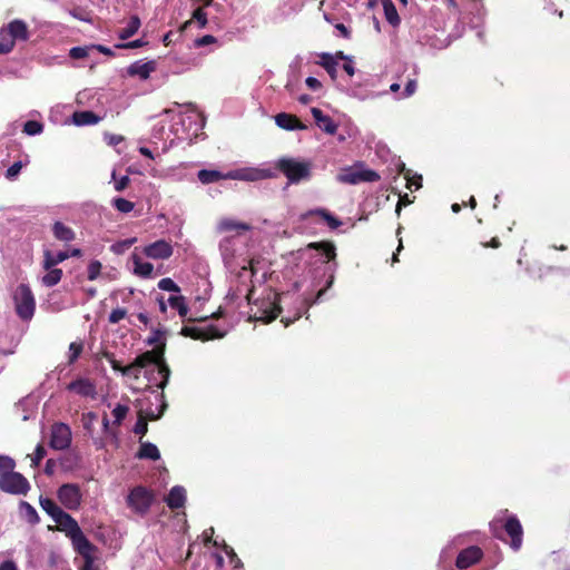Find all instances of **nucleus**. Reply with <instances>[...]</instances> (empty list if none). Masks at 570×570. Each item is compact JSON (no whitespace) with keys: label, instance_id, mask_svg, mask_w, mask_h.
Listing matches in <instances>:
<instances>
[{"label":"nucleus","instance_id":"1","mask_svg":"<svg viewBox=\"0 0 570 570\" xmlns=\"http://www.w3.org/2000/svg\"><path fill=\"white\" fill-rule=\"evenodd\" d=\"M166 343H160V345L153 350L138 355L129 365L126 366L124 375H134L135 377H138L136 373L138 370L153 365L155 367L153 372H156L160 379L158 382H155V385L164 390L170 376V368L164 357ZM149 381H153V379H149ZM154 381H156V379H154Z\"/></svg>","mask_w":570,"mask_h":570},{"label":"nucleus","instance_id":"2","mask_svg":"<svg viewBox=\"0 0 570 570\" xmlns=\"http://www.w3.org/2000/svg\"><path fill=\"white\" fill-rule=\"evenodd\" d=\"M275 168L279 170L291 184L307 180L312 175V165L309 161H301L289 157L279 158L275 164Z\"/></svg>","mask_w":570,"mask_h":570},{"label":"nucleus","instance_id":"3","mask_svg":"<svg viewBox=\"0 0 570 570\" xmlns=\"http://www.w3.org/2000/svg\"><path fill=\"white\" fill-rule=\"evenodd\" d=\"M154 500L155 494L151 490L144 485H137L129 491L126 503L136 514L145 515L148 513Z\"/></svg>","mask_w":570,"mask_h":570},{"label":"nucleus","instance_id":"4","mask_svg":"<svg viewBox=\"0 0 570 570\" xmlns=\"http://www.w3.org/2000/svg\"><path fill=\"white\" fill-rule=\"evenodd\" d=\"M17 315L24 321L33 316L36 308V301L30 287L26 284H20L13 295Z\"/></svg>","mask_w":570,"mask_h":570},{"label":"nucleus","instance_id":"5","mask_svg":"<svg viewBox=\"0 0 570 570\" xmlns=\"http://www.w3.org/2000/svg\"><path fill=\"white\" fill-rule=\"evenodd\" d=\"M0 490L9 494L26 495L30 490V483L21 473L13 471L0 480Z\"/></svg>","mask_w":570,"mask_h":570},{"label":"nucleus","instance_id":"6","mask_svg":"<svg viewBox=\"0 0 570 570\" xmlns=\"http://www.w3.org/2000/svg\"><path fill=\"white\" fill-rule=\"evenodd\" d=\"M57 497L68 510H78L82 500L80 487L76 483L62 484L57 491Z\"/></svg>","mask_w":570,"mask_h":570},{"label":"nucleus","instance_id":"7","mask_svg":"<svg viewBox=\"0 0 570 570\" xmlns=\"http://www.w3.org/2000/svg\"><path fill=\"white\" fill-rule=\"evenodd\" d=\"M338 180L344 184L356 185L361 181L374 183L380 180V175L373 169H344L338 175Z\"/></svg>","mask_w":570,"mask_h":570},{"label":"nucleus","instance_id":"8","mask_svg":"<svg viewBox=\"0 0 570 570\" xmlns=\"http://www.w3.org/2000/svg\"><path fill=\"white\" fill-rule=\"evenodd\" d=\"M71 444V430L65 423H55L51 426L49 445L53 450H66Z\"/></svg>","mask_w":570,"mask_h":570},{"label":"nucleus","instance_id":"9","mask_svg":"<svg viewBox=\"0 0 570 570\" xmlns=\"http://www.w3.org/2000/svg\"><path fill=\"white\" fill-rule=\"evenodd\" d=\"M180 334L185 337H190L193 340H199L203 342L214 338H222L224 336V334L219 332L215 325L212 324L206 327L183 326Z\"/></svg>","mask_w":570,"mask_h":570},{"label":"nucleus","instance_id":"10","mask_svg":"<svg viewBox=\"0 0 570 570\" xmlns=\"http://www.w3.org/2000/svg\"><path fill=\"white\" fill-rule=\"evenodd\" d=\"M333 283H334V274L332 273L326 282V286L324 288H321L316 293V295L313 299H311L309 297H305L302 302L301 308L294 314L293 317H282L281 322L284 324V326L287 327L291 324H293L295 321L299 320L303 315L302 309H304L305 313H307V311L311 306H313L314 304H316L317 302H320L322 299V297L324 296L326 291L333 285Z\"/></svg>","mask_w":570,"mask_h":570},{"label":"nucleus","instance_id":"11","mask_svg":"<svg viewBox=\"0 0 570 570\" xmlns=\"http://www.w3.org/2000/svg\"><path fill=\"white\" fill-rule=\"evenodd\" d=\"M244 170L237 169V170H230L228 173H222L216 169H202L197 173L198 180L204 184H213L216 181H219L222 179H243Z\"/></svg>","mask_w":570,"mask_h":570},{"label":"nucleus","instance_id":"12","mask_svg":"<svg viewBox=\"0 0 570 570\" xmlns=\"http://www.w3.org/2000/svg\"><path fill=\"white\" fill-rule=\"evenodd\" d=\"M503 529L510 538V547L518 551L523 542V528L515 515H510L503 523Z\"/></svg>","mask_w":570,"mask_h":570},{"label":"nucleus","instance_id":"13","mask_svg":"<svg viewBox=\"0 0 570 570\" xmlns=\"http://www.w3.org/2000/svg\"><path fill=\"white\" fill-rule=\"evenodd\" d=\"M70 540L72 541L75 550L86 560L88 564H92L94 553L97 548L87 539L82 530L71 537Z\"/></svg>","mask_w":570,"mask_h":570},{"label":"nucleus","instance_id":"14","mask_svg":"<svg viewBox=\"0 0 570 570\" xmlns=\"http://www.w3.org/2000/svg\"><path fill=\"white\" fill-rule=\"evenodd\" d=\"M258 312L259 316H256V320L264 324H269L275 321L282 313L277 295L275 294L273 299L263 301Z\"/></svg>","mask_w":570,"mask_h":570},{"label":"nucleus","instance_id":"15","mask_svg":"<svg viewBox=\"0 0 570 570\" xmlns=\"http://www.w3.org/2000/svg\"><path fill=\"white\" fill-rule=\"evenodd\" d=\"M482 557V549L476 546H471L460 551L455 560V566L459 569H468L478 563Z\"/></svg>","mask_w":570,"mask_h":570},{"label":"nucleus","instance_id":"16","mask_svg":"<svg viewBox=\"0 0 570 570\" xmlns=\"http://www.w3.org/2000/svg\"><path fill=\"white\" fill-rule=\"evenodd\" d=\"M173 252V246L165 239L156 240L144 248V254L153 259H167Z\"/></svg>","mask_w":570,"mask_h":570},{"label":"nucleus","instance_id":"17","mask_svg":"<svg viewBox=\"0 0 570 570\" xmlns=\"http://www.w3.org/2000/svg\"><path fill=\"white\" fill-rule=\"evenodd\" d=\"M67 390L85 397L95 399L97 395L96 385L89 379H77L67 385Z\"/></svg>","mask_w":570,"mask_h":570},{"label":"nucleus","instance_id":"18","mask_svg":"<svg viewBox=\"0 0 570 570\" xmlns=\"http://www.w3.org/2000/svg\"><path fill=\"white\" fill-rule=\"evenodd\" d=\"M276 125L285 130H305L307 126L303 124L295 115L287 112H279L275 116Z\"/></svg>","mask_w":570,"mask_h":570},{"label":"nucleus","instance_id":"19","mask_svg":"<svg viewBox=\"0 0 570 570\" xmlns=\"http://www.w3.org/2000/svg\"><path fill=\"white\" fill-rule=\"evenodd\" d=\"M58 529L63 531L67 537L71 538L81 529L78 522L67 512L62 511L57 519L53 520Z\"/></svg>","mask_w":570,"mask_h":570},{"label":"nucleus","instance_id":"20","mask_svg":"<svg viewBox=\"0 0 570 570\" xmlns=\"http://www.w3.org/2000/svg\"><path fill=\"white\" fill-rule=\"evenodd\" d=\"M3 28L14 41H27L29 39L28 26L23 20L14 19Z\"/></svg>","mask_w":570,"mask_h":570},{"label":"nucleus","instance_id":"21","mask_svg":"<svg viewBox=\"0 0 570 570\" xmlns=\"http://www.w3.org/2000/svg\"><path fill=\"white\" fill-rule=\"evenodd\" d=\"M311 112L315 119L316 125L326 134L334 135L337 131V125L333 121V119L324 115L320 108L313 107Z\"/></svg>","mask_w":570,"mask_h":570},{"label":"nucleus","instance_id":"22","mask_svg":"<svg viewBox=\"0 0 570 570\" xmlns=\"http://www.w3.org/2000/svg\"><path fill=\"white\" fill-rule=\"evenodd\" d=\"M308 249H314L320 252L325 257V263L334 262L336 258V247L333 242L322 240V242H313L307 244Z\"/></svg>","mask_w":570,"mask_h":570},{"label":"nucleus","instance_id":"23","mask_svg":"<svg viewBox=\"0 0 570 570\" xmlns=\"http://www.w3.org/2000/svg\"><path fill=\"white\" fill-rule=\"evenodd\" d=\"M165 502L171 510H177V509L183 508L186 502L185 489L180 485H176V487L171 488V490L165 498Z\"/></svg>","mask_w":570,"mask_h":570},{"label":"nucleus","instance_id":"24","mask_svg":"<svg viewBox=\"0 0 570 570\" xmlns=\"http://www.w3.org/2000/svg\"><path fill=\"white\" fill-rule=\"evenodd\" d=\"M155 70V62L148 61V62H134L128 67V75L129 76H138L140 79L146 80L149 78L150 73Z\"/></svg>","mask_w":570,"mask_h":570},{"label":"nucleus","instance_id":"25","mask_svg":"<svg viewBox=\"0 0 570 570\" xmlns=\"http://www.w3.org/2000/svg\"><path fill=\"white\" fill-rule=\"evenodd\" d=\"M318 57L320 60L316 63L326 70L332 80H336L338 62L335 61V57L328 52H322L318 55Z\"/></svg>","mask_w":570,"mask_h":570},{"label":"nucleus","instance_id":"26","mask_svg":"<svg viewBox=\"0 0 570 570\" xmlns=\"http://www.w3.org/2000/svg\"><path fill=\"white\" fill-rule=\"evenodd\" d=\"M72 120L77 126L96 125L100 121V117L91 110L76 111Z\"/></svg>","mask_w":570,"mask_h":570},{"label":"nucleus","instance_id":"27","mask_svg":"<svg viewBox=\"0 0 570 570\" xmlns=\"http://www.w3.org/2000/svg\"><path fill=\"white\" fill-rule=\"evenodd\" d=\"M69 258V252H58L56 255L51 253V250L46 249L43 252V263L42 267L43 269H50L51 267H55L56 265L65 262Z\"/></svg>","mask_w":570,"mask_h":570},{"label":"nucleus","instance_id":"28","mask_svg":"<svg viewBox=\"0 0 570 570\" xmlns=\"http://www.w3.org/2000/svg\"><path fill=\"white\" fill-rule=\"evenodd\" d=\"M250 228H252L250 225H248L246 223L236 222L230 218H224L218 224V229L222 232L240 233V232L249 230Z\"/></svg>","mask_w":570,"mask_h":570},{"label":"nucleus","instance_id":"29","mask_svg":"<svg viewBox=\"0 0 570 570\" xmlns=\"http://www.w3.org/2000/svg\"><path fill=\"white\" fill-rule=\"evenodd\" d=\"M52 233L57 239L62 240V242H71L75 239V236H76L75 232L61 222H56L53 224Z\"/></svg>","mask_w":570,"mask_h":570},{"label":"nucleus","instance_id":"30","mask_svg":"<svg viewBox=\"0 0 570 570\" xmlns=\"http://www.w3.org/2000/svg\"><path fill=\"white\" fill-rule=\"evenodd\" d=\"M136 456L138 459H149L156 461L160 458V453L155 444L150 442H141L139 451L137 452Z\"/></svg>","mask_w":570,"mask_h":570},{"label":"nucleus","instance_id":"31","mask_svg":"<svg viewBox=\"0 0 570 570\" xmlns=\"http://www.w3.org/2000/svg\"><path fill=\"white\" fill-rule=\"evenodd\" d=\"M134 265H135L134 272L138 276L147 278V277H150L154 272V266L151 263L142 262L140 259V257H138L136 255L134 256Z\"/></svg>","mask_w":570,"mask_h":570},{"label":"nucleus","instance_id":"32","mask_svg":"<svg viewBox=\"0 0 570 570\" xmlns=\"http://www.w3.org/2000/svg\"><path fill=\"white\" fill-rule=\"evenodd\" d=\"M308 214L322 217L331 229H336L342 225V222L337 217L333 216L328 210L324 208L311 210Z\"/></svg>","mask_w":570,"mask_h":570},{"label":"nucleus","instance_id":"33","mask_svg":"<svg viewBox=\"0 0 570 570\" xmlns=\"http://www.w3.org/2000/svg\"><path fill=\"white\" fill-rule=\"evenodd\" d=\"M40 507L45 510L53 520L59 517V514L63 511L57 503L50 499L40 497L39 499Z\"/></svg>","mask_w":570,"mask_h":570},{"label":"nucleus","instance_id":"34","mask_svg":"<svg viewBox=\"0 0 570 570\" xmlns=\"http://www.w3.org/2000/svg\"><path fill=\"white\" fill-rule=\"evenodd\" d=\"M384 14L390 24L396 27L400 24L401 19L399 17L397 10L392 2V0H385L383 3Z\"/></svg>","mask_w":570,"mask_h":570},{"label":"nucleus","instance_id":"35","mask_svg":"<svg viewBox=\"0 0 570 570\" xmlns=\"http://www.w3.org/2000/svg\"><path fill=\"white\" fill-rule=\"evenodd\" d=\"M48 273L42 277V284L47 287H52L57 285L62 277V269L51 267L50 269H46Z\"/></svg>","mask_w":570,"mask_h":570},{"label":"nucleus","instance_id":"36","mask_svg":"<svg viewBox=\"0 0 570 570\" xmlns=\"http://www.w3.org/2000/svg\"><path fill=\"white\" fill-rule=\"evenodd\" d=\"M140 27V20L137 16H132L127 24L126 28L121 29L119 31V38L121 40H126L130 37H132Z\"/></svg>","mask_w":570,"mask_h":570},{"label":"nucleus","instance_id":"37","mask_svg":"<svg viewBox=\"0 0 570 570\" xmlns=\"http://www.w3.org/2000/svg\"><path fill=\"white\" fill-rule=\"evenodd\" d=\"M168 303L171 308L177 309L179 316L185 317L188 314V305L184 296H170Z\"/></svg>","mask_w":570,"mask_h":570},{"label":"nucleus","instance_id":"38","mask_svg":"<svg viewBox=\"0 0 570 570\" xmlns=\"http://www.w3.org/2000/svg\"><path fill=\"white\" fill-rule=\"evenodd\" d=\"M16 41L7 32L4 28L0 29V55H6L12 51Z\"/></svg>","mask_w":570,"mask_h":570},{"label":"nucleus","instance_id":"39","mask_svg":"<svg viewBox=\"0 0 570 570\" xmlns=\"http://www.w3.org/2000/svg\"><path fill=\"white\" fill-rule=\"evenodd\" d=\"M16 469V461L8 455H0V480L12 473Z\"/></svg>","mask_w":570,"mask_h":570},{"label":"nucleus","instance_id":"40","mask_svg":"<svg viewBox=\"0 0 570 570\" xmlns=\"http://www.w3.org/2000/svg\"><path fill=\"white\" fill-rule=\"evenodd\" d=\"M244 170V176L242 180H257L274 177V173L269 169H261V170Z\"/></svg>","mask_w":570,"mask_h":570},{"label":"nucleus","instance_id":"41","mask_svg":"<svg viewBox=\"0 0 570 570\" xmlns=\"http://www.w3.org/2000/svg\"><path fill=\"white\" fill-rule=\"evenodd\" d=\"M112 205L118 212L125 213V214L130 213L135 207V204L132 202L127 200L121 197L115 198L112 200Z\"/></svg>","mask_w":570,"mask_h":570},{"label":"nucleus","instance_id":"42","mask_svg":"<svg viewBox=\"0 0 570 570\" xmlns=\"http://www.w3.org/2000/svg\"><path fill=\"white\" fill-rule=\"evenodd\" d=\"M129 412V407L127 405L117 404L112 411V415L115 416L114 424L119 426Z\"/></svg>","mask_w":570,"mask_h":570},{"label":"nucleus","instance_id":"43","mask_svg":"<svg viewBox=\"0 0 570 570\" xmlns=\"http://www.w3.org/2000/svg\"><path fill=\"white\" fill-rule=\"evenodd\" d=\"M148 419L146 416H144L142 412L140 411L138 413V419H137V422L134 426V432L136 434H139L141 436H144L147 432H148V423H147Z\"/></svg>","mask_w":570,"mask_h":570},{"label":"nucleus","instance_id":"44","mask_svg":"<svg viewBox=\"0 0 570 570\" xmlns=\"http://www.w3.org/2000/svg\"><path fill=\"white\" fill-rule=\"evenodd\" d=\"M43 126L41 122L36 120H28L23 126V132L33 136L42 132Z\"/></svg>","mask_w":570,"mask_h":570},{"label":"nucleus","instance_id":"45","mask_svg":"<svg viewBox=\"0 0 570 570\" xmlns=\"http://www.w3.org/2000/svg\"><path fill=\"white\" fill-rule=\"evenodd\" d=\"M158 288H160L163 291H167V292H175V293L180 292L179 286L169 277L161 278L158 282Z\"/></svg>","mask_w":570,"mask_h":570},{"label":"nucleus","instance_id":"46","mask_svg":"<svg viewBox=\"0 0 570 570\" xmlns=\"http://www.w3.org/2000/svg\"><path fill=\"white\" fill-rule=\"evenodd\" d=\"M82 343L80 342H72L70 343L69 345V351H70V355H69V363L72 364L77 361V358L80 356L81 352H82Z\"/></svg>","mask_w":570,"mask_h":570},{"label":"nucleus","instance_id":"47","mask_svg":"<svg viewBox=\"0 0 570 570\" xmlns=\"http://www.w3.org/2000/svg\"><path fill=\"white\" fill-rule=\"evenodd\" d=\"M46 454H47V451H46L45 446L42 444H38L36 446L35 453L31 458V465L38 466L40 464V462L43 460V458L46 456Z\"/></svg>","mask_w":570,"mask_h":570},{"label":"nucleus","instance_id":"48","mask_svg":"<svg viewBox=\"0 0 570 570\" xmlns=\"http://www.w3.org/2000/svg\"><path fill=\"white\" fill-rule=\"evenodd\" d=\"M21 507L26 510L27 517H28V521L30 523L35 524V523L39 522V515H38L36 509L31 504H29L26 501H22L21 502Z\"/></svg>","mask_w":570,"mask_h":570},{"label":"nucleus","instance_id":"49","mask_svg":"<svg viewBox=\"0 0 570 570\" xmlns=\"http://www.w3.org/2000/svg\"><path fill=\"white\" fill-rule=\"evenodd\" d=\"M101 267L99 261H91L88 265V279L95 281L99 276Z\"/></svg>","mask_w":570,"mask_h":570},{"label":"nucleus","instance_id":"50","mask_svg":"<svg viewBox=\"0 0 570 570\" xmlns=\"http://www.w3.org/2000/svg\"><path fill=\"white\" fill-rule=\"evenodd\" d=\"M191 19L196 20L200 28H205L208 22L207 14L203 8L195 9L191 14Z\"/></svg>","mask_w":570,"mask_h":570},{"label":"nucleus","instance_id":"51","mask_svg":"<svg viewBox=\"0 0 570 570\" xmlns=\"http://www.w3.org/2000/svg\"><path fill=\"white\" fill-rule=\"evenodd\" d=\"M22 161H16L13 163L6 171V178L8 180H13L17 178V176L20 174V170L22 168Z\"/></svg>","mask_w":570,"mask_h":570},{"label":"nucleus","instance_id":"52","mask_svg":"<svg viewBox=\"0 0 570 570\" xmlns=\"http://www.w3.org/2000/svg\"><path fill=\"white\" fill-rule=\"evenodd\" d=\"M127 315V311L125 308H115L111 311V313L109 314V317H108V321L109 323L111 324H117L119 323L121 320H124Z\"/></svg>","mask_w":570,"mask_h":570},{"label":"nucleus","instance_id":"53","mask_svg":"<svg viewBox=\"0 0 570 570\" xmlns=\"http://www.w3.org/2000/svg\"><path fill=\"white\" fill-rule=\"evenodd\" d=\"M89 49V47H73L69 51V56L72 59H82L88 57Z\"/></svg>","mask_w":570,"mask_h":570},{"label":"nucleus","instance_id":"54","mask_svg":"<svg viewBox=\"0 0 570 570\" xmlns=\"http://www.w3.org/2000/svg\"><path fill=\"white\" fill-rule=\"evenodd\" d=\"M112 179L115 180V189L117 191H122L128 187L130 183V178L128 176H122L119 179H117L116 171H112Z\"/></svg>","mask_w":570,"mask_h":570},{"label":"nucleus","instance_id":"55","mask_svg":"<svg viewBox=\"0 0 570 570\" xmlns=\"http://www.w3.org/2000/svg\"><path fill=\"white\" fill-rule=\"evenodd\" d=\"M104 356L110 363L112 370L119 371L124 375V371H125L126 366H122L121 363L115 358V355L112 353L105 352Z\"/></svg>","mask_w":570,"mask_h":570},{"label":"nucleus","instance_id":"56","mask_svg":"<svg viewBox=\"0 0 570 570\" xmlns=\"http://www.w3.org/2000/svg\"><path fill=\"white\" fill-rule=\"evenodd\" d=\"M163 336H164L163 331L154 330L153 335L147 340V344L155 345V347H156V346L160 345V343H165V341L163 340Z\"/></svg>","mask_w":570,"mask_h":570},{"label":"nucleus","instance_id":"57","mask_svg":"<svg viewBox=\"0 0 570 570\" xmlns=\"http://www.w3.org/2000/svg\"><path fill=\"white\" fill-rule=\"evenodd\" d=\"M216 41H217V40H216V38H215L214 36H212V35H206V36H203V37H200V38H197V39L195 40V46H196L197 48H199V47H205V46H207V45L215 43Z\"/></svg>","mask_w":570,"mask_h":570},{"label":"nucleus","instance_id":"58","mask_svg":"<svg viewBox=\"0 0 570 570\" xmlns=\"http://www.w3.org/2000/svg\"><path fill=\"white\" fill-rule=\"evenodd\" d=\"M417 82L415 79H410L404 88L403 97L407 98L411 97L416 91Z\"/></svg>","mask_w":570,"mask_h":570},{"label":"nucleus","instance_id":"59","mask_svg":"<svg viewBox=\"0 0 570 570\" xmlns=\"http://www.w3.org/2000/svg\"><path fill=\"white\" fill-rule=\"evenodd\" d=\"M96 419H97V415L94 412H88V413L83 414L82 415L83 428L90 432L92 430V422Z\"/></svg>","mask_w":570,"mask_h":570},{"label":"nucleus","instance_id":"60","mask_svg":"<svg viewBox=\"0 0 570 570\" xmlns=\"http://www.w3.org/2000/svg\"><path fill=\"white\" fill-rule=\"evenodd\" d=\"M335 29L338 31V36L344 38V39H350L351 38V29L347 28L344 23L342 22H337L335 23Z\"/></svg>","mask_w":570,"mask_h":570},{"label":"nucleus","instance_id":"61","mask_svg":"<svg viewBox=\"0 0 570 570\" xmlns=\"http://www.w3.org/2000/svg\"><path fill=\"white\" fill-rule=\"evenodd\" d=\"M305 83L312 90H318L322 87L321 81L314 77H307Z\"/></svg>","mask_w":570,"mask_h":570},{"label":"nucleus","instance_id":"62","mask_svg":"<svg viewBox=\"0 0 570 570\" xmlns=\"http://www.w3.org/2000/svg\"><path fill=\"white\" fill-rule=\"evenodd\" d=\"M142 45H144L142 40L137 39V40H134V41H130L127 43L117 45L116 47L117 48H126V49H135V48L141 47Z\"/></svg>","mask_w":570,"mask_h":570},{"label":"nucleus","instance_id":"63","mask_svg":"<svg viewBox=\"0 0 570 570\" xmlns=\"http://www.w3.org/2000/svg\"><path fill=\"white\" fill-rule=\"evenodd\" d=\"M481 245L484 248H488V247L499 248L501 246V242L498 237H492L490 242H481Z\"/></svg>","mask_w":570,"mask_h":570},{"label":"nucleus","instance_id":"64","mask_svg":"<svg viewBox=\"0 0 570 570\" xmlns=\"http://www.w3.org/2000/svg\"><path fill=\"white\" fill-rule=\"evenodd\" d=\"M0 570H18V567L12 560H7L0 564Z\"/></svg>","mask_w":570,"mask_h":570}]
</instances>
